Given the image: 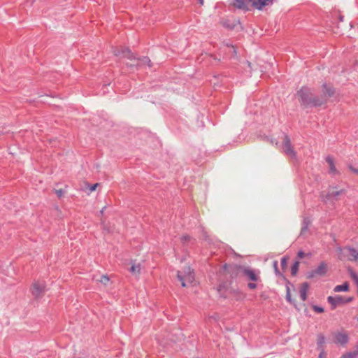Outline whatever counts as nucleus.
<instances>
[{"label": "nucleus", "instance_id": "obj_1", "mask_svg": "<svg viewBox=\"0 0 358 358\" xmlns=\"http://www.w3.org/2000/svg\"><path fill=\"white\" fill-rule=\"evenodd\" d=\"M296 96L301 105L303 107H320L327 103V99L324 96L315 95L312 90L303 86L297 91Z\"/></svg>", "mask_w": 358, "mask_h": 358}, {"label": "nucleus", "instance_id": "obj_2", "mask_svg": "<svg viewBox=\"0 0 358 358\" xmlns=\"http://www.w3.org/2000/svg\"><path fill=\"white\" fill-rule=\"evenodd\" d=\"M273 0H230L229 8L231 10H241L244 13L250 10V6L261 10L264 7L271 6Z\"/></svg>", "mask_w": 358, "mask_h": 358}, {"label": "nucleus", "instance_id": "obj_3", "mask_svg": "<svg viewBox=\"0 0 358 358\" xmlns=\"http://www.w3.org/2000/svg\"><path fill=\"white\" fill-rule=\"evenodd\" d=\"M223 268L225 271H228L229 269L231 271H235L241 268L243 270V275L245 276L248 280L253 282H258L260 280L259 271H257L250 268H242L241 266L237 265H229L227 264H225L223 266Z\"/></svg>", "mask_w": 358, "mask_h": 358}, {"label": "nucleus", "instance_id": "obj_4", "mask_svg": "<svg viewBox=\"0 0 358 358\" xmlns=\"http://www.w3.org/2000/svg\"><path fill=\"white\" fill-rule=\"evenodd\" d=\"M177 278L181 282L182 287H186L194 281V272L189 266L184 268L183 272L178 271Z\"/></svg>", "mask_w": 358, "mask_h": 358}, {"label": "nucleus", "instance_id": "obj_5", "mask_svg": "<svg viewBox=\"0 0 358 358\" xmlns=\"http://www.w3.org/2000/svg\"><path fill=\"white\" fill-rule=\"evenodd\" d=\"M113 53L117 57L127 58L130 60H136V59L135 55L128 47L121 46L120 48H117L113 50Z\"/></svg>", "mask_w": 358, "mask_h": 358}, {"label": "nucleus", "instance_id": "obj_6", "mask_svg": "<svg viewBox=\"0 0 358 358\" xmlns=\"http://www.w3.org/2000/svg\"><path fill=\"white\" fill-rule=\"evenodd\" d=\"M282 149L285 155H288L291 158H296V152L292 145L289 136L286 134H284Z\"/></svg>", "mask_w": 358, "mask_h": 358}, {"label": "nucleus", "instance_id": "obj_7", "mask_svg": "<svg viewBox=\"0 0 358 358\" xmlns=\"http://www.w3.org/2000/svg\"><path fill=\"white\" fill-rule=\"evenodd\" d=\"M327 272V264L324 262H321L320 264L308 273V278H313L316 276H323Z\"/></svg>", "mask_w": 358, "mask_h": 358}, {"label": "nucleus", "instance_id": "obj_8", "mask_svg": "<svg viewBox=\"0 0 358 358\" xmlns=\"http://www.w3.org/2000/svg\"><path fill=\"white\" fill-rule=\"evenodd\" d=\"M45 290V283L35 282L32 285L31 293L36 297L38 298L43 295Z\"/></svg>", "mask_w": 358, "mask_h": 358}, {"label": "nucleus", "instance_id": "obj_9", "mask_svg": "<svg viewBox=\"0 0 358 358\" xmlns=\"http://www.w3.org/2000/svg\"><path fill=\"white\" fill-rule=\"evenodd\" d=\"M349 341V336L345 332H337L334 334V343L345 345Z\"/></svg>", "mask_w": 358, "mask_h": 358}, {"label": "nucleus", "instance_id": "obj_10", "mask_svg": "<svg viewBox=\"0 0 358 358\" xmlns=\"http://www.w3.org/2000/svg\"><path fill=\"white\" fill-rule=\"evenodd\" d=\"M328 303L331 305V309L334 310L338 306L343 304V296H329L327 298Z\"/></svg>", "mask_w": 358, "mask_h": 358}, {"label": "nucleus", "instance_id": "obj_11", "mask_svg": "<svg viewBox=\"0 0 358 358\" xmlns=\"http://www.w3.org/2000/svg\"><path fill=\"white\" fill-rule=\"evenodd\" d=\"M322 89L323 95H321L320 96H324L327 100V97H331L334 94V88L331 85H328L327 83H323Z\"/></svg>", "mask_w": 358, "mask_h": 358}, {"label": "nucleus", "instance_id": "obj_12", "mask_svg": "<svg viewBox=\"0 0 358 358\" xmlns=\"http://www.w3.org/2000/svg\"><path fill=\"white\" fill-rule=\"evenodd\" d=\"M309 289V284L307 282H303L299 288L300 298L303 301L307 299V292Z\"/></svg>", "mask_w": 358, "mask_h": 358}, {"label": "nucleus", "instance_id": "obj_13", "mask_svg": "<svg viewBox=\"0 0 358 358\" xmlns=\"http://www.w3.org/2000/svg\"><path fill=\"white\" fill-rule=\"evenodd\" d=\"M325 159L329 166V173L331 174L338 173L336 169L333 157L328 155Z\"/></svg>", "mask_w": 358, "mask_h": 358}, {"label": "nucleus", "instance_id": "obj_14", "mask_svg": "<svg viewBox=\"0 0 358 358\" xmlns=\"http://www.w3.org/2000/svg\"><path fill=\"white\" fill-rule=\"evenodd\" d=\"M136 60H138L140 62L136 65L137 66H141L143 65H148L150 68L152 66V63L148 57H136Z\"/></svg>", "mask_w": 358, "mask_h": 358}, {"label": "nucleus", "instance_id": "obj_15", "mask_svg": "<svg viewBox=\"0 0 358 358\" xmlns=\"http://www.w3.org/2000/svg\"><path fill=\"white\" fill-rule=\"evenodd\" d=\"M349 259L350 261H357L358 259V250L354 248H348Z\"/></svg>", "mask_w": 358, "mask_h": 358}, {"label": "nucleus", "instance_id": "obj_16", "mask_svg": "<svg viewBox=\"0 0 358 358\" xmlns=\"http://www.w3.org/2000/svg\"><path fill=\"white\" fill-rule=\"evenodd\" d=\"M349 290V284L348 282H345L342 285H336L334 288L335 292H347Z\"/></svg>", "mask_w": 358, "mask_h": 358}, {"label": "nucleus", "instance_id": "obj_17", "mask_svg": "<svg viewBox=\"0 0 358 358\" xmlns=\"http://www.w3.org/2000/svg\"><path fill=\"white\" fill-rule=\"evenodd\" d=\"M325 343V337L323 334H320L317 335V349L322 350V348H324L323 345Z\"/></svg>", "mask_w": 358, "mask_h": 358}, {"label": "nucleus", "instance_id": "obj_18", "mask_svg": "<svg viewBox=\"0 0 358 358\" xmlns=\"http://www.w3.org/2000/svg\"><path fill=\"white\" fill-rule=\"evenodd\" d=\"M220 24L222 27L227 28L229 29H234L236 27L234 23H230L229 20L223 19L220 21Z\"/></svg>", "mask_w": 358, "mask_h": 358}, {"label": "nucleus", "instance_id": "obj_19", "mask_svg": "<svg viewBox=\"0 0 358 358\" xmlns=\"http://www.w3.org/2000/svg\"><path fill=\"white\" fill-rule=\"evenodd\" d=\"M358 356V350L344 353L341 358H356Z\"/></svg>", "mask_w": 358, "mask_h": 358}, {"label": "nucleus", "instance_id": "obj_20", "mask_svg": "<svg viewBox=\"0 0 358 358\" xmlns=\"http://www.w3.org/2000/svg\"><path fill=\"white\" fill-rule=\"evenodd\" d=\"M129 271L133 273V274H139L140 272H141V266L140 264H133L130 269H129Z\"/></svg>", "mask_w": 358, "mask_h": 358}, {"label": "nucleus", "instance_id": "obj_21", "mask_svg": "<svg viewBox=\"0 0 358 358\" xmlns=\"http://www.w3.org/2000/svg\"><path fill=\"white\" fill-rule=\"evenodd\" d=\"M345 193V190L344 189H341L339 191H336V192H329L327 194V197L328 198H335L339 195H341V194H343Z\"/></svg>", "mask_w": 358, "mask_h": 358}, {"label": "nucleus", "instance_id": "obj_22", "mask_svg": "<svg viewBox=\"0 0 358 358\" xmlns=\"http://www.w3.org/2000/svg\"><path fill=\"white\" fill-rule=\"evenodd\" d=\"M299 262L298 261L295 262L292 267H291V273L292 275H296L299 271Z\"/></svg>", "mask_w": 358, "mask_h": 358}, {"label": "nucleus", "instance_id": "obj_23", "mask_svg": "<svg viewBox=\"0 0 358 358\" xmlns=\"http://www.w3.org/2000/svg\"><path fill=\"white\" fill-rule=\"evenodd\" d=\"M310 224V221L308 218H304L303 220V227L301 229V232H303L308 229L309 224Z\"/></svg>", "mask_w": 358, "mask_h": 358}, {"label": "nucleus", "instance_id": "obj_24", "mask_svg": "<svg viewBox=\"0 0 358 358\" xmlns=\"http://www.w3.org/2000/svg\"><path fill=\"white\" fill-rule=\"evenodd\" d=\"M192 240V238L187 234L183 235L180 238V241L183 244H185Z\"/></svg>", "mask_w": 358, "mask_h": 358}, {"label": "nucleus", "instance_id": "obj_25", "mask_svg": "<svg viewBox=\"0 0 358 358\" xmlns=\"http://www.w3.org/2000/svg\"><path fill=\"white\" fill-rule=\"evenodd\" d=\"M288 259L289 258L285 256L281 259V266L282 270H285L287 268Z\"/></svg>", "mask_w": 358, "mask_h": 358}, {"label": "nucleus", "instance_id": "obj_26", "mask_svg": "<svg viewBox=\"0 0 358 358\" xmlns=\"http://www.w3.org/2000/svg\"><path fill=\"white\" fill-rule=\"evenodd\" d=\"M278 261H276V260L273 261V268H274L275 273V274H276L277 275H280V271H279V269H278Z\"/></svg>", "mask_w": 358, "mask_h": 358}, {"label": "nucleus", "instance_id": "obj_27", "mask_svg": "<svg viewBox=\"0 0 358 358\" xmlns=\"http://www.w3.org/2000/svg\"><path fill=\"white\" fill-rule=\"evenodd\" d=\"M286 300L291 303L292 302V300H291V293H290V289H289V287L288 286H287V289H286Z\"/></svg>", "mask_w": 358, "mask_h": 358}, {"label": "nucleus", "instance_id": "obj_28", "mask_svg": "<svg viewBox=\"0 0 358 358\" xmlns=\"http://www.w3.org/2000/svg\"><path fill=\"white\" fill-rule=\"evenodd\" d=\"M313 308L317 313H322L324 311V310L322 307L317 306H314Z\"/></svg>", "mask_w": 358, "mask_h": 358}, {"label": "nucleus", "instance_id": "obj_29", "mask_svg": "<svg viewBox=\"0 0 358 358\" xmlns=\"http://www.w3.org/2000/svg\"><path fill=\"white\" fill-rule=\"evenodd\" d=\"M99 281L104 285H106L107 282L109 281V278L107 275H102L101 280Z\"/></svg>", "mask_w": 358, "mask_h": 358}, {"label": "nucleus", "instance_id": "obj_30", "mask_svg": "<svg viewBox=\"0 0 358 358\" xmlns=\"http://www.w3.org/2000/svg\"><path fill=\"white\" fill-rule=\"evenodd\" d=\"M248 287L250 289H255L257 287V284L255 283V282H249L248 284Z\"/></svg>", "mask_w": 358, "mask_h": 358}, {"label": "nucleus", "instance_id": "obj_31", "mask_svg": "<svg viewBox=\"0 0 358 358\" xmlns=\"http://www.w3.org/2000/svg\"><path fill=\"white\" fill-rule=\"evenodd\" d=\"M326 357H327V355H326V352H324V349L322 348V350H320V353L319 354L318 358H326Z\"/></svg>", "mask_w": 358, "mask_h": 358}, {"label": "nucleus", "instance_id": "obj_32", "mask_svg": "<svg viewBox=\"0 0 358 358\" xmlns=\"http://www.w3.org/2000/svg\"><path fill=\"white\" fill-rule=\"evenodd\" d=\"M348 168H349V169H350L352 172H353V173H356V174H358V169L355 168V167H354V166H352V165H349V166H348Z\"/></svg>", "mask_w": 358, "mask_h": 358}, {"label": "nucleus", "instance_id": "obj_33", "mask_svg": "<svg viewBox=\"0 0 358 358\" xmlns=\"http://www.w3.org/2000/svg\"><path fill=\"white\" fill-rule=\"evenodd\" d=\"M98 185H99V184H98V183H95V184H94V185H90V187H89L90 191V192H94V191H95Z\"/></svg>", "mask_w": 358, "mask_h": 358}, {"label": "nucleus", "instance_id": "obj_34", "mask_svg": "<svg viewBox=\"0 0 358 358\" xmlns=\"http://www.w3.org/2000/svg\"><path fill=\"white\" fill-rule=\"evenodd\" d=\"M297 256H298L299 258L302 259V258H303L306 256V254H305V252L303 251L300 250V251L298 252Z\"/></svg>", "mask_w": 358, "mask_h": 358}, {"label": "nucleus", "instance_id": "obj_35", "mask_svg": "<svg viewBox=\"0 0 358 358\" xmlns=\"http://www.w3.org/2000/svg\"><path fill=\"white\" fill-rule=\"evenodd\" d=\"M352 299H353L352 297H345V296H343V300H344L343 304L351 302L352 301Z\"/></svg>", "mask_w": 358, "mask_h": 358}, {"label": "nucleus", "instance_id": "obj_36", "mask_svg": "<svg viewBox=\"0 0 358 358\" xmlns=\"http://www.w3.org/2000/svg\"><path fill=\"white\" fill-rule=\"evenodd\" d=\"M56 194L59 197H61L64 194V191L62 189H57L56 190Z\"/></svg>", "mask_w": 358, "mask_h": 358}, {"label": "nucleus", "instance_id": "obj_37", "mask_svg": "<svg viewBox=\"0 0 358 358\" xmlns=\"http://www.w3.org/2000/svg\"><path fill=\"white\" fill-rule=\"evenodd\" d=\"M343 19H344V16L343 15H341V13H339V15H338V20H339V22H343Z\"/></svg>", "mask_w": 358, "mask_h": 358}, {"label": "nucleus", "instance_id": "obj_38", "mask_svg": "<svg viewBox=\"0 0 358 358\" xmlns=\"http://www.w3.org/2000/svg\"><path fill=\"white\" fill-rule=\"evenodd\" d=\"M105 208H106V206H105V207H103V208L100 210V213H101V215H103V211H104V209H105Z\"/></svg>", "mask_w": 358, "mask_h": 358}, {"label": "nucleus", "instance_id": "obj_39", "mask_svg": "<svg viewBox=\"0 0 358 358\" xmlns=\"http://www.w3.org/2000/svg\"><path fill=\"white\" fill-rule=\"evenodd\" d=\"M199 3L201 5H203V0H199Z\"/></svg>", "mask_w": 358, "mask_h": 358}, {"label": "nucleus", "instance_id": "obj_40", "mask_svg": "<svg viewBox=\"0 0 358 358\" xmlns=\"http://www.w3.org/2000/svg\"><path fill=\"white\" fill-rule=\"evenodd\" d=\"M159 343L160 345H163L162 342H161V341H159Z\"/></svg>", "mask_w": 358, "mask_h": 358}, {"label": "nucleus", "instance_id": "obj_41", "mask_svg": "<svg viewBox=\"0 0 358 358\" xmlns=\"http://www.w3.org/2000/svg\"><path fill=\"white\" fill-rule=\"evenodd\" d=\"M357 26H358V23H357Z\"/></svg>", "mask_w": 358, "mask_h": 358}]
</instances>
